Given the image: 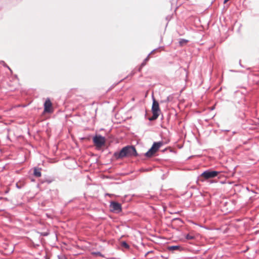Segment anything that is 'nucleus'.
<instances>
[{"label":"nucleus","mask_w":259,"mask_h":259,"mask_svg":"<svg viewBox=\"0 0 259 259\" xmlns=\"http://www.w3.org/2000/svg\"><path fill=\"white\" fill-rule=\"evenodd\" d=\"M162 142L154 143L152 147L145 153V155L148 157H152L162 146Z\"/></svg>","instance_id":"nucleus-2"},{"label":"nucleus","mask_w":259,"mask_h":259,"mask_svg":"<svg viewBox=\"0 0 259 259\" xmlns=\"http://www.w3.org/2000/svg\"><path fill=\"white\" fill-rule=\"evenodd\" d=\"M93 140L95 146L98 148H101L105 143V138L101 136H96Z\"/></svg>","instance_id":"nucleus-4"},{"label":"nucleus","mask_w":259,"mask_h":259,"mask_svg":"<svg viewBox=\"0 0 259 259\" xmlns=\"http://www.w3.org/2000/svg\"><path fill=\"white\" fill-rule=\"evenodd\" d=\"M52 104L51 101L50 100V99H48L47 100H46L44 104L45 111L47 112H52Z\"/></svg>","instance_id":"nucleus-6"},{"label":"nucleus","mask_w":259,"mask_h":259,"mask_svg":"<svg viewBox=\"0 0 259 259\" xmlns=\"http://www.w3.org/2000/svg\"><path fill=\"white\" fill-rule=\"evenodd\" d=\"M112 211L119 212L121 211V205L120 203L116 202H111L110 205Z\"/></svg>","instance_id":"nucleus-5"},{"label":"nucleus","mask_w":259,"mask_h":259,"mask_svg":"<svg viewBox=\"0 0 259 259\" xmlns=\"http://www.w3.org/2000/svg\"><path fill=\"white\" fill-rule=\"evenodd\" d=\"M168 249L170 250H175L179 249L178 246H170L168 247Z\"/></svg>","instance_id":"nucleus-11"},{"label":"nucleus","mask_w":259,"mask_h":259,"mask_svg":"<svg viewBox=\"0 0 259 259\" xmlns=\"http://www.w3.org/2000/svg\"><path fill=\"white\" fill-rule=\"evenodd\" d=\"M121 245H122V246H123L126 248H128L130 247L128 244L127 243H126L125 242H122L121 243Z\"/></svg>","instance_id":"nucleus-12"},{"label":"nucleus","mask_w":259,"mask_h":259,"mask_svg":"<svg viewBox=\"0 0 259 259\" xmlns=\"http://www.w3.org/2000/svg\"><path fill=\"white\" fill-rule=\"evenodd\" d=\"M34 175L36 177H40L41 176V172L38 169L35 168L34 169Z\"/></svg>","instance_id":"nucleus-10"},{"label":"nucleus","mask_w":259,"mask_h":259,"mask_svg":"<svg viewBox=\"0 0 259 259\" xmlns=\"http://www.w3.org/2000/svg\"><path fill=\"white\" fill-rule=\"evenodd\" d=\"M150 114H145V118L148 119L150 121H153L156 119L159 114H152L151 116H150Z\"/></svg>","instance_id":"nucleus-8"},{"label":"nucleus","mask_w":259,"mask_h":259,"mask_svg":"<svg viewBox=\"0 0 259 259\" xmlns=\"http://www.w3.org/2000/svg\"><path fill=\"white\" fill-rule=\"evenodd\" d=\"M219 172L212 170H206L201 174V177L205 180L213 178L218 176Z\"/></svg>","instance_id":"nucleus-3"},{"label":"nucleus","mask_w":259,"mask_h":259,"mask_svg":"<svg viewBox=\"0 0 259 259\" xmlns=\"http://www.w3.org/2000/svg\"><path fill=\"white\" fill-rule=\"evenodd\" d=\"M186 238L187 240H193L195 238V236L192 233H190L186 236Z\"/></svg>","instance_id":"nucleus-9"},{"label":"nucleus","mask_w":259,"mask_h":259,"mask_svg":"<svg viewBox=\"0 0 259 259\" xmlns=\"http://www.w3.org/2000/svg\"><path fill=\"white\" fill-rule=\"evenodd\" d=\"M59 259H67L66 257L64 255L59 256Z\"/></svg>","instance_id":"nucleus-13"},{"label":"nucleus","mask_w":259,"mask_h":259,"mask_svg":"<svg viewBox=\"0 0 259 259\" xmlns=\"http://www.w3.org/2000/svg\"><path fill=\"white\" fill-rule=\"evenodd\" d=\"M137 153L135 148L132 146L123 147L119 152L114 153V157L117 159H122L124 157L136 156Z\"/></svg>","instance_id":"nucleus-1"},{"label":"nucleus","mask_w":259,"mask_h":259,"mask_svg":"<svg viewBox=\"0 0 259 259\" xmlns=\"http://www.w3.org/2000/svg\"><path fill=\"white\" fill-rule=\"evenodd\" d=\"M152 109L153 113H157L159 111V104L154 99L153 100Z\"/></svg>","instance_id":"nucleus-7"}]
</instances>
